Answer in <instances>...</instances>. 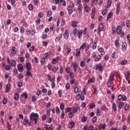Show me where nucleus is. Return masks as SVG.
<instances>
[{
  "mask_svg": "<svg viewBox=\"0 0 130 130\" xmlns=\"http://www.w3.org/2000/svg\"><path fill=\"white\" fill-rule=\"evenodd\" d=\"M39 118V115H38L37 113H32L30 116V120L35 121V124L37 123V121H38Z\"/></svg>",
  "mask_w": 130,
  "mask_h": 130,
  "instance_id": "1",
  "label": "nucleus"
},
{
  "mask_svg": "<svg viewBox=\"0 0 130 130\" xmlns=\"http://www.w3.org/2000/svg\"><path fill=\"white\" fill-rule=\"evenodd\" d=\"M126 100H127V98L125 95L120 94L118 96V100L116 101V103H119L121 101H126Z\"/></svg>",
  "mask_w": 130,
  "mask_h": 130,
  "instance_id": "2",
  "label": "nucleus"
},
{
  "mask_svg": "<svg viewBox=\"0 0 130 130\" xmlns=\"http://www.w3.org/2000/svg\"><path fill=\"white\" fill-rule=\"evenodd\" d=\"M95 70H98L99 72H102L104 70V67L101 63L95 65Z\"/></svg>",
  "mask_w": 130,
  "mask_h": 130,
  "instance_id": "3",
  "label": "nucleus"
},
{
  "mask_svg": "<svg viewBox=\"0 0 130 130\" xmlns=\"http://www.w3.org/2000/svg\"><path fill=\"white\" fill-rule=\"evenodd\" d=\"M7 61L8 63L12 67H16V61L14 59L10 60V58H7Z\"/></svg>",
  "mask_w": 130,
  "mask_h": 130,
  "instance_id": "4",
  "label": "nucleus"
},
{
  "mask_svg": "<svg viewBox=\"0 0 130 130\" xmlns=\"http://www.w3.org/2000/svg\"><path fill=\"white\" fill-rule=\"evenodd\" d=\"M17 54V48L12 47L11 48V55L12 56H15Z\"/></svg>",
  "mask_w": 130,
  "mask_h": 130,
  "instance_id": "5",
  "label": "nucleus"
},
{
  "mask_svg": "<svg viewBox=\"0 0 130 130\" xmlns=\"http://www.w3.org/2000/svg\"><path fill=\"white\" fill-rule=\"evenodd\" d=\"M98 41V38H95L94 41H92V43L93 44L92 49H96V47H97V42Z\"/></svg>",
  "mask_w": 130,
  "mask_h": 130,
  "instance_id": "6",
  "label": "nucleus"
},
{
  "mask_svg": "<svg viewBox=\"0 0 130 130\" xmlns=\"http://www.w3.org/2000/svg\"><path fill=\"white\" fill-rule=\"evenodd\" d=\"M104 28V26H103V23H101L99 27V32L98 35L101 36V32L103 31V29Z\"/></svg>",
  "mask_w": 130,
  "mask_h": 130,
  "instance_id": "7",
  "label": "nucleus"
},
{
  "mask_svg": "<svg viewBox=\"0 0 130 130\" xmlns=\"http://www.w3.org/2000/svg\"><path fill=\"white\" fill-rule=\"evenodd\" d=\"M72 66L73 67L74 72H77V71H78V63H77V62H74L72 63Z\"/></svg>",
  "mask_w": 130,
  "mask_h": 130,
  "instance_id": "8",
  "label": "nucleus"
},
{
  "mask_svg": "<svg viewBox=\"0 0 130 130\" xmlns=\"http://www.w3.org/2000/svg\"><path fill=\"white\" fill-rule=\"evenodd\" d=\"M32 68V65H31V63L27 62L26 63V71H31V69Z\"/></svg>",
  "mask_w": 130,
  "mask_h": 130,
  "instance_id": "9",
  "label": "nucleus"
},
{
  "mask_svg": "<svg viewBox=\"0 0 130 130\" xmlns=\"http://www.w3.org/2000/svg\"><path fill=\"white\" fill-rule=\"evenodd\" d=\"M125 78L126 81H128L130 78V71H127L124 73Z\"/></svg>",
  "mask_w": 130,
  "mask_h": 130,
  "instance_id": "10",
  "label": "nucleus"
},
{
  "mask_svg": "<svg viewBox=\"0 0 130 130\" xmlns=\"http://www.w3.org/2000/svg\"><path fill=\"white\" fill-rule=\"evenodd\" d=\"M75 126V122L74 121H71L68 124L69 128H73Z\"/></svg>",
  "mask_w": 130,
  "mask_h": 130,
  "instance_id": "11",
  "label": "nucleus"
},
{
  "mask_svg": "<svg viewBox=\"0 0 130 130\" xmlns=\"http://www.w3.org/2000/svg\"><path fill=\"white\" fill-rule=\"evenodd\" d=\"M72 109V112L74 114V113H77L78 112V110H80V107H73Z\"/></svg>",
  "mask_w": 130,
  "mask_h": 130,
  "instance_id": "12",
  "label": "nucleus"
},
{
  "mask_svg": "<svg viewBox=\"0 0 130 130\" xmlns=\"http://www.w3.org/2000/svg\"><path fill=\"white\" fill-rule=\"evenodd\" d=\"M105 127H106V124H103V123H100L99 125V128L100 130L101 129H105Z\"/></svg>",
  "mask_w": 130,
  "mask_h": 130,
  "instance_id": "13",
  "label": "nucleus"
},
{
  "mask_svg": "<svg viewBox=\"0 0 130 130\" xmlns=\"http://www.w3.org/2000/svg\"><path fill=\"white\" fill-rule=\"evenodd\" d=\"M96 13V9L95 8H93L91 14V19H94V17L95 16V14Z\"/></svg>",
  "mask_w": 130,
  "mask_h": 130,
  "instance_id": "14",
  "label": "nucleus"
},
{
  "mask_svg": "<svg viewBox=\"0 0 130 130\" xmlns=\"http://www.w3.org/2000/svg\"><path fill=\"white\" fill-rule=\"evenodd\" d=\"M120 12V4L118 3L117 4V6H116V13L117 14H119Z\"/></svg>",
  "mask_w": 130,
  "mask_h": 130,
  "instance_id": "15",
  "label": "nucleus"
},
{
  "mask_svg": "<svg viewBox=\"0 0 130 130\" xmlns=\"http://www.w3.org/2000/svg\"><path fill=\"white\" fill-rule=\"evenodd\" d=\"M68 9L69 15H72L73 14V7H72V5H69Z\"/></svg>",
  "mask_w": 130,
  "mask_h": 130,
  "instance_id": "16",
  "label": "nucleus"
},
{
  "mask_svg": "<svg viewBox=\"0 0 130 130\" xmlns=\"http://www.w3.org/2000/svg\"><path fill=\"white\" fill-rule=\"evenodd\" d=\"M121 31H122V28H121V26H118L116 28L117 34H120V33H121Z\"/></svg>",
  "mask_w": 130,
  "mask_h": 130,
  "instance_id": "17",
  "label": "nucleus"
},
{
  "mask_svg": "<svg viewBox=\"0 0 130 130\" xmlns=\"http://www.w3.org/2000/svg\"><path fill=\"white\" fill-rule=\"evenodd\" d=\"M44 128L46 130H53V126H51L48 127V125L47 124L44 125Z\"/></svg>",
  "mask_w": 130,
  "mask_h": 130,
  "instance_id": "18",
  "label": "nucleus"
},
{
  "mask_svg": "<svg viewBox=\"0 0 130 130\" xmlns=\"http://www.w3.org/2000/svg\"><path fill=\"white\" fill-rule=\"evenodd\" d=\"M17 69L19 71V72H23L24 71V68H23V65L21 64H19V65L17 67Z\"/></svg>",
  "mask_w": 130,
  "mask_h": 130,
  "instance_id": "19",
  "label": "nucleus"
},
{
  "mask_svg": "<svg viewBox=\"0 0 130 130\" xmlns=\"http://www.w3.org/2000/svg\"><path fill=\"white\" fill-rule=\"evenodd\" d=\"M71 25L73 28H76L78 26V22L73 21L72 22Z\"/></svg>",
  "mask_w": 130,
  "mask_h": 130,
  "instance_id": "20",
  "label": "nucleus"
},
{
  "mask_svg": "<svg viewBox=\"0 0 130 130\" xmlns=\"http://www.w3.org/2000/svg\"><path fill=\"white\" fill-rule=\"evenodd\" d=\"M69 30H66L63 35V37L65 39H68V38H69Z\"/></svg>",
  "mask_w": 130,
  "mask_h": 130,
  "instance_id": "21",
  "label": "nucleus"
},
{
  "mask_svg": "<svg viewBox=\"0 0 130 130\" xmlns=\"http://www.w3.org/2000/svg\"><path fill=\"white\" fill-rule=\"evenodd\" d=\"M10 88H11V84L8 83L6 87L5 93H8L10 91Z\"/></svg>",
  "mask_w": 130,
  "mask_h": 130,
  "instance_id": "22",
  "label": "nucleus"
},
{
  "mask_svg": "<svg viewBox=\"0 0 130 130\" xmlns=\"http://www.w3.org/2000/svg\"><path fill=\"white\" fill-rule=\"evenodd\" d=\"M127 47V44H126V43H123L122 45V48L123 50H124V51H125V50H126V48Z\"/></svg>",
  "mask_w": 130,
  "mask_h": 130,
  "instance_id": "23",
  "label": "nucleus"
},
{
  "mask_svg": "<svg viewBox=\"0 0 130 130\" xmlns=\"http://www.w3.org/2000/svg\"><path fill=\"white\" fill-rule=\"evenodd\" d=\"M77 10L78 12H82L83 11V5L80 4L78 6Z\"/></svg>",
  "mask_w": 130,
  "mask_h": 130,
  "instance_id": "24",
  "label": "nucleus"
},
{
  "mask_svg": "<svg viewBox=\"0 0 130 130\" xmlns=\"http://www.w3.org/2000/svg\"><path fill=\"white\" fill-rule=\"evenodd\" d=\"M77 32H78L77 28H74L73 31V33L74 34V37H78V33Z\"/></svg>",
  "mask_w": 130,
  "mask_h": 130,
  "instance_id": "25",
  "label": "nucleus"
},
{
  "mask_svg": "<svg viewBox=\"0 0 130 130\" xmlns=\"http://www.w3.org/2000/svg\"><path fill=\"white\" fill-rule=\"evenodd\" d=\"M23 124L24 125H27V124H28V125H30V123H29V120H27V119H24L23 120Z\"/></svg>",
  "mask_w": 130,
  "mask_h": 130,
  "instance_id": "26",
  "label": "nucleus"
},
{
  "mask_svg": "<svg viewBox=\"0 0 130 130\" xmlns=\"http://www.w3.org/2000/svg\"><path fill=\"white\" fill-rule=\"evenodd\" d=\"M112 108L114 112H115L116 110H117V107H116V104L115 103L113 104Z\"/></svg>",
  "mask_w": 130,
  "mask_h": 130,
  "instance_id": "27",
  "label": "nucleus"
},
{
  "mask_svg": "<svg viewBox=\"0 0 130 130\" xmlns=\"http://www.w3.org/2000/svg\"><path fill=\"white\" fill-rule=\"evenodd\" d=\"M117 104H119L118 105V107L120 109H121V108H122L124 106V104H123V102H120L118 103H117Z\"/></svg>",
  "mask_w": 130,
  "mask_h": 130,
  "instance_id": "28",
  "label": "nucleus"
},
{
  "mask_svg": "<svg viewBox=\"0 0 130 130\" xmlns=\"http://www.w3.org/2000/svg\"><path fill=\"white\" fill-rule=\"evenodd\" d=\"M82 94V91H79L78 94L76 95V100H80L81 99V94Z\"/></svg>",
  "mask_w": 130,
  "mask_h": 130,
  "instance_id": "29",
  "label": "nucleus"
},
{
  "mask_svg": "<svg viewBox=\"0 0 130 130\" xmlns=\"http://www.w3.org/2000/svg\"><path fill=\"white\" fill-rule=\"evenodd\" d=\"M14 99L16 101L19 100V92H16L14 94Z\"/></svg>",
  "mask_w": 130,
  "mask_h": 130,
  "instance_id": "30",
  "label": "nucleus"
},
{
  "mask_svg": "<svg viewBox=\"0 0 130 130\" xmlns=\"http://www.w3.org/2000/svg\"><path fill=\"white\" fill-rule=\"evenodd\" d=\"M84 9L85 10V12H86V13H88V12H89V10L90 9L89 8V6H88V5H87V4H84Z\"/></svg>",
  "mask_w": 130,
  "mask_h": 130,
  "instance_id": "31",
  "label": "nucleus"
},
{
  "mask_svg": "<svg viewBox=\"0 0 130 130\" xmlns=\"http://www.w3.org/2000/svg\"><path fill=\"white\" fill-rule=\"evenodd\" d=\"M86 66V62L84 60H81L80 62V67L81 68H84Z\"/></svg>",
  "mask_w": 130,
  "mask_h": 130,
  "instance_id": "32",
  "label": "nucleus"
},
{
  "mask_svg": "<svg viewBox=\"0 0 130 130\" xmlns=\"http://www.w3.org/2000/svg\"><path fill=\"white\" fill-rule=\"evenodd\" d=\"M80 49H76V56H80L81 54V51L80 50Z\"/></svg>",
  "mask_w": 130,
  "mask_h": 130,
  "instance_id": "33",
  "label": "nucleus"
},
{
  "mask_svg": "<svg viewBox=\"0 0 130 130\" xmlns=\"http://www.w3.org/2000/svg\"><path fill=\"white\" fill-rule=\"evenodd\" d=\"M58 70H59V68H58L57 67H55L53 68L52 72L53 73H56V72H57V71H58Z\"/></svg>",
  "mask_w": 130,
  "mask_h": 130,
  "instance_id": "34",
  "label": "nucleus"
},
{
  "mask_svg": "<svg viewBox=\"0 0 130 130\" xmlns=\"http://www.w3.org/2000/svg\"><path fill=\"white\" fill-rule=\"evenodd\" d=\"M113 15V14H112V12H110L108 15L107 20H109V19H110L112 17Z\"/></svg>",
  "mask_w": 130,
  "mask_h": 130,
  "instance_id": "35",
  "label": "nucleus"
},
{
  "mask_svg": "<svg viewBox=\"0 0 130 130\" xmlns=\"http://www.w3.org/2000/svg\"><path fill=\"white\" fill-rule=\"evenodd\" d=\"M96 106V104L95 103H92L90 105L89 109H94Z\"/></svg>",
  "mask_w": 130,
  "mask_h": 130,
  "instance_id": "36",
  "label": "nucleus"
},
{
  "mask_svg": "<svg viewBox=\"0 0 130 130\" xmlns=\"http://www.w3.org/2000/svg\"><path fill=\"white\" fill-rule=\"evenodd\" d=\"M60 109H61L62 111L64 110V104L63 103L60 104Z\"/></svg>",
  "mask_w": 130,
  "mask_h": 130,
  "instance_id": "37",
  "label": "nucleus"
},
{
  "mask_svg": "<svg viewBox=\"0 0 130 130\" xmlns=\"http://www.w3.org/2000/svg\"><path fill=\"white\" fill-rule=\"evenodd\" d=\"M82 34H83V31H82V30H80L78 31V38L79 39L81 38V37H82Z\"/></svg>",
  "mask_w": 130,
  "mask_h": 130,
  "instance_id": "38",
  "label": "nucleus"
},
{
  "mask_svg": "<svg viewBox=\"0 0 130 130\" xmlns=\"http://www.w3.org/2000/svg\"><path fill=\"white\" fill-rule=\"evenodd\" d=\"M112 4V0H109L108 2V6L106 7V8H110L111 6V5Z\"/></svg>",
  "mask_w": 130,
  "mask_h": 130,
  "instance_id": "39",
  "label": "nucleus"
},
{
  "mask_svg": "<svg viewBox=\"0 0 130 130\" xmlns=\"http://www.w3.org/2000/svg\"><path fill=\"white\" fill-rule=\"evenodd\" d=\"M34 8V7L33 6V5L31 4H29L28 5V10H29V11H33V9Z\"/></svg>",
  "mask_w": 130,
  "mask_h": 130,
  "instance_id": "40",
  "label": "nucleus"
},
{
  "mask_svg": "<svg viewBox=\"0 0 130 130\" xmlns=\"http://www.w3.org/2000/svg\"><path fill=\"white\" fill-rule=\"evenodd\" d=\"M87 119H88V118H87L86 116H84L81 119V121H82V122H85V121H87Z\"/></svg>",
  "mask_w": 130,
  "mask_h": 130,
  "instance_id": "41",
  "label": "nucleus"
},
{
  "mask_svg": "<svg viewBox=\"0 0 130 130\" xmlns=\"http://www.w3.org/2000/svg\"><path fill=\"white\" fill-rule=\"evenodd\" d=\"M65 116H66V114H64V111H62L61 113L60 118L61 119H63V118H64Z\"/></svg>",
  "mask_w": 130,
  "mask_h": 130,
  "instance_id": "42",
  "label": "nucleus"
},
{
  "mask_svg": "<svg viewBox=\"0 0 130 130\" xmlns=\"http://www.w3.org/2000/svg\"><path fill=\"white\" fill-rule=\"evenodd\" d=\"M57 60H58V59L54 58L52 59V63L53 64H56V63H57Z\"/></svg>",
  "mask_w": 130,
  "mask_h": 130,
  "instance_id": "43",
  "label": "nucleus"
},
{
  "mask_svg": "<svg viewBox=\"0 0 130 130\" xmlns=\"http://www.w3.org/2000/svg\"><path fill=\"white\" fill-rule=\"evenodd\" d=\"M101 59V56L100 55H98L95 59V61H99Z\"/></svg>",
  "mask_w": 130,
  "mask_h": 130,
  "instance_id": "44",
  "label": "nucleus"
},
{
  "mask_svg": "<svg viewBox=\"0 0 130 130\" xmlns=\"http://www.w3.org/2000/svg\"><path fill=\"white\" fill-rule=\"evenodd\" d=\"M114 80V75H112L110 76V79H109V81L110 82H113V80Z\"/></svg>",
  "mask_w": 130,
  "mask_h": 130,
  "instance_id": "45",
  "label": "nucleus"
},
{
  "mask_svg": "<svg viewBox=\"0 0 130 130\" xmlns=\"http://www.w3.org/2000/svg\"><path fill=\"white\" fill-rule=\"evenodd\" d=\"M69 118H72V117H74V113H72V112H70L68 114Z\"/></svg>",
  "mask_w": 130,
  "mask_h": 130,
  "instance_id": "46",
  "label": "nucleus"
},
{
  "mask_svg": "<svg viewBox=\"0 0 130 130\" xmlns=\"http://www.w3.org/2000/svg\"><path fill=\"white\" fill-rule=\"evenodd\" d=\"M86 43H83L82 44V45L81 46V47H80L79 49H84V48H85L86 47Z\"/></svg>",
  "mask_w": 130,
  "mask_h": 130,
  "instance_id": "47",
  "label": "nucleus"
},
{
  "mask_svg": "<svg viewBox=\"0 0 130 130\" xmlns=\"http://www.w3.org/2000/svg\"><path fill=\"white\" fill-rule=\"evenodd\" d=\"M92 123H95L97 121V116H94L92 119Z\"/></svg>",
  "mask_w": 130,
  "mask_h": 130,
  "instance_id": "48",
  "label": "nucleus"
},
{
  "mask_svg": "<svg viewBox=\"0 0 130 130\" xmlns=\"http://www.w3.org/2000/svg\"><path fill=\"white\" fill-rule=\"evenodd\" d=\"M48 56V53H45L43 56V59H46Z\"/></svg>",
  "mask_w": 130,
  "mask_h": 130,
  "instance_id": "49",
  "label": "nucleus"
},
{
  "mask_svg": "<svg viewBox=\"0 0 130 130\" xmlns=\"http://www.w3.org/2000/svg\"><path fill=\"white\" fill-rule=\"evenodd\" d=\"M52 15V12L51 11H49L47 13V17H50Z\"/></svg>",
  "mask_w": 130,
  "mask_h": 130,
  "instance_id": "50",
  "label": "nucleus"
},
{
  "mask_svg": "<svg viewBox=\"0 0 130 130\" xmlns=\"http://www.w3.org/2000/svg\"><path fill=\"white\" fill-rule=\"evenodd\" d=\"M126 27H128V28H129L130 27V20H127L126 22Z\"/></svg>",
  "mask_w": 130,
  "mask_h": 130,
  "instance_id": "51",
  "label": "nucleus"
},
{
  "mask_svg": "<svg viewBox=\"0 0 130 130\" xmlns=\"http://www.w3.org/2000/svg\"><path fill=\"white\" fill-rule=\"evenodd\" d=\"M44 14L43 13H42L41 12H40L38 14V16L39 18H42L44 16Z\"/></svg>",
  "mask_w": 130,
  "mask_h": 130,
  "instance_id": "52",
  "label": "nucleus"
},
{
  "mask_svg": "<svg viewBox=\"0 0 130 130\" xmlns=\"http://www.w3.org/2000/svg\"><path fill=\"white\" fill-rule=\"evenodd\" d=\"M26 76L28 77H31L32 76V73L30 72V71H26Z\"/></svg>",
  "mask_w": 130,
  "mask_h": 130,
  "instance_id": "53",
  "label": "nucleus"
},
{
  "mask_svg": "<svg viewBox=\"0 0 130 130\" xmlns=\"http://www.w3.org/2000/svg\"><path fill=\"white\" fill-rule=\"evenodd\" d=\"M66 113H68V112H72V108L67 107L66 109Z\"/></svg>",
  "mask_w": 130,
  "mask_h": 130,
  "instance_id": "54",
  "label": "nucleus"
},
{
  "mask_svg": "<svg viewBox=\"0 0 130 130\" xmlns=\"http://www.w3.org/2000/svg\"><path fill=\"white\" fill-rule=\"evenodd\" d=\"M128 109H129V104H127L125 106L124 110L126 111V110H128Z\"/></svg>",
  "mask_w": 130,
  "mask_h": 130,
  "instance_id": "55",
  "label": "nucleus"
},
{
  "mask_svg": "<svg viewBox=\"0 0 130 130\" xmlns=\"http://www.w3.org/2000/svg\"><path fill=\"white\" fill-rule=\"evenodd\" d=\"M58 94L59 95V97H60V98H61V97H62V91L61 90H60L58 91Z\"/></svg>",
  "mask_w": 130,
  "mask_h": 130,
  "instance_id": "56",
  "label": "nucleus"
},
{
  "mask_svg": "<svg viewBox=\"0 0 130 130\" xmlns=\"http://www.w3.org/2000/svg\"><path fill=\"white\" fill-rule=\"evenodd\" d=\"M111 82L112 81H109V80L107 82V87L108 88H110V87H111Z\"/></svg>",
  "mask_w": 130,
  "mask_h": 130,
  "instance_id": "57",
  "label": "nucleus"
},
{
  "mask_svg": "<svg viewBox=\"0 0 130 130\" xmlns=\"http://www.w3.org/2000/svg\"><path fill=\"white\" fill-rule=\"evenodd\" d=\"M74 93L77 94V93H79V87H76L74 89Z\"/></svg>",
  "mask_w": 130,
  "mask_h": 130,
  "instance_id": "58",
  "label": "nucleus"
},
{
  "mask_svg": "<svg viewBox=\"0 0 130 130\" xmlns=\"http://www.w3.org/2000/svg\"><path fill=\"white\" fill-rule=\"evenodd\" d=\"M96 115L97 116H100V109L99 108L96 110Z\"/></svg>",
  "mask_w": 130,
  "mask_h": 130,
  "instance_id": "59",
  "label": "nucleus"
},
{
  "mask_svg": "<svg viewBox=\"0 0 130 130\" xmlns=\"http://www.w3.org/2000/svg\"><path fill=\"white\" fill-rule=\"evenodd\" d=\"M126 62H127V60H123V61H122L121 62V64L122 66H124V64H125V63H126Z\"/></svg>",
  "mask_w": 130,
  "mask_h": 130,
  "instance_id": "60",
  "label": "nucleus"
},
{
  "mask_svg": "<svg viewBox=\"0 0 130 130\" xmlns=\"http://www.w3.org/2000/svg\"><path fill=\"white\" fill-rule=\"evenodd\" d=\"M47 67L49 71H51V68H52V66H51V64L49 63Z\"/></svg>",
  "mask_w": 130,
  "mask_h": 130,
  "instance_id": "61",
  "label": "nucleus"
},
{
  "mask_svg": "<svg viewBox=\"0 0 130 130\" xmlns=\"http://www.w3.org/2000/svg\"><path fill=\"white\" fill-rule=\"evenodd\" d=\"M126 38L128 40V44L130 45V35H128L126 37Z\"/></svg>",
  "mask_w": 130,
  "mask_h": 130,
  "instance_id": "62",
  "label": "nucleus"
},
{
  "mask_svg": "<svg viewBox=\"0 0 130 130\" xmlns=\"http://www.w3.org/2000/svg\"><path fill=\"white\" fill-rule=\"evenodd\" d=\"M71 87V86L70 85L69 83H67L66 85V88L67 90H69L70 88Z\"/></svg>",
  "mask_w": 130,
  "mask_h": 130,
  "instance_id": "63",
  "label": "nucleus"
},
{
  "mask_svg": "<svg viewBox=\"0 0 130 130\" xmlns=\"http://www.w3.org/2000/svg\"><path fill=\"white\" fill-rule=\"evenodd\" d=\"M7 128H8L9 130H12V129H11V125L10 124V123H9V122H8L7 123Z\"/></svg>",
  "mask_w": 130,
  "mask_h": 130,
  "instance_id": "64",
  "label": "nucleus"
}]
</instances>
